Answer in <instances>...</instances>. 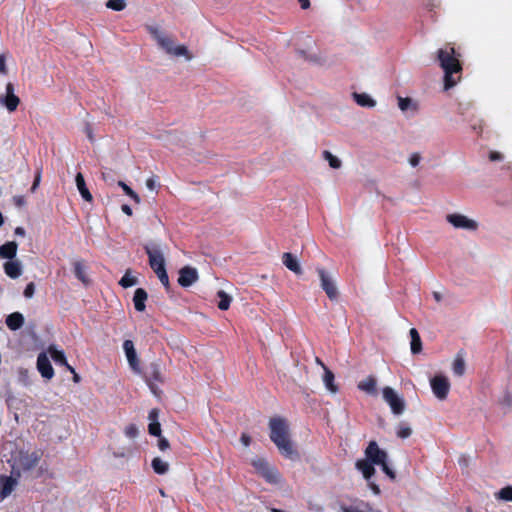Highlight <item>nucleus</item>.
Masks as SVG:
<instances>
[{
  "label": "nucleus",
  "instance_id": "f03ea898",
  "mask_svg": "<svg viewBox=\"0 0 512 512\" xmlns=\"http://www.w3.org/2000/svg\"><path fill=\"white\" fill-rule=\"evenodd\" d=\"M460 54L456 53L453 46H446L437 52V58L440 67L444 71V88L448 90L456 85L460 76L457 79L453 77L454 74H460L462 65L459 61Z\"/></svg>",
  "mask_w": 512,
  "mask_h": 512
},
{
  "label": "nucleus",
  "instance_id": "2f4dec72",
  "mask_svg": "<svg viewBox=\"0 0 512 512\" xmlns=\"http://www.w3.org/2000/svg\"><path fill=\"white\" fill-rule=\"evenodd\" d=\"M152 468L154 470V472L156 474H159V475H163L165 474L168 469H169V465L167 462L163 461L161 458L159 457H155L153 460H152Z\"/></svg>",
  "mask_w": 512,
  "mask_h": 512
},
{
  "label": "nucleus",
  "instance_id": "20e7f679",
  "mask_svg": "<svg viewBox=\"0 0 512 512\" xmlns=\"http://www.w3.org/2000/svg\"><path fill=\"white\" fill-rule=\"evenodd\" d=\"M146 384L154 395L158 394L157 384H163L165 377L163 374V364L161 360L150 362L141 373Z\"/></svg>",
  "mask_w": 512,
  "mask_h": 512
},
{
  "label": "nucleus",
  "instance_id": "c756f323",
  "mask_svg": "<svg viewBox=\"0 0 512 512\" xmlns=\"http://www.w3.org/2000/svg\"><path fill=\"white\" fill-rule=\"evenodd\" d=\"M48 352L56 364L61 366L67 365V359L63 351L57 350L54 346H50Z\"/></svg>",
  "mask_w": 512,
  "mask_h": 512
},
{
  "label": "nucleus",
  "instance_id": "6e6552de",
  "mask_svg": "<svg viewBox=\"0 0 512 512\" xmlns=\"http://www.w3.org/2000/svg\"><path fill=\"white\" fill-rule=\"evenodd\" d=\"M316 271L320 278L321 287L325 291L327 297L330 300H336L338 298V290L332 278L322 267H317Z\"/></svg>",
  "mask_w": 512,
  "mask_h": 512
},
{
  "label": "nucleus",
  "instance_id": "4d7b16f0",
  "mask_svg": "<svg viewBox=\"0 0 512 512\" xmlns=\"http://www.w3.org/2000/svg\"><path fill=\"white\" fill-rule=\"evenodd\" d=\"M122 211L128 215V216H132L133 212H132V209L129 205L127 204H123L122 207H121Z\"/></svg>",
  "mask_w": 512,
  "mask_h": 512
},
{
  "label": "nucleus",
  "instance_id": "a211bd4d",
  "mask_svg": "<svg viewBox=\"0 0 512 512\" xmlns=\"http://www.w3.org/2000/svg\"><path fill=\"white\" fill-rule=\"evenodd\" d=\"M3 269L5 274L12 279H16L22 274V265L19 260L6 261L3 264Z\"/></svg>",
  "mask_w": 512,
  "mask_h": 512
},
{
  "label": "nucleus",
  "instance_id": "f704fd0d",
  "mask_svg": "<svg viewBox=\"0 0 512 512\" xmlns=\"http://www.w3.org/2000/svg\"><path fill=\"white\" fill-rule=\"evenodd\" d=\"M118 185L123 189L124 193L129 196L135 203H140L139 195L132 190L126 183L123 181H118Z\"/></svg>",
  "mask_w": 512,
  "mask_h": 512
},
{
  "label": "nucleus",
  "instance_id": "0e129e2a",
  "mask_svg": "<svg viewBox=\"0 0 512 512\" xmlns=\"http://www.w3.org/2000/svg\"><path fill=\"white\" fill-rule=\"evenodd\" d=\"M64 367H65L68 371H70L71 373L76 372V371H75V369H74L71 365H69V363H68V362H67V365H64Z\"/></svg>",
  "mask_w": 512,
  "mask_h": 512
},
{
  "label": "nucleus",
  "instance_id": "7c9ffc66",
  "mask_svg": "<svg viewBox=\"0 0 512 512\" xmlns=\"http://www.w3.org/2000/svg\"><path fill=\"white\" fill-rule=\"evenodd\" d=\"M353 96H354L356 103L362 107H374L376 105L375 100H373L366 93H361V94L354 93Z\"/></svg>",
  "mask_w": 512,
  "mask_h": 512
},
{
  "label": "nucleus",
  "instance_id": "37998d69",
  "mask_svg": "<svg viewBox=\"0 0 512 512\" xmlns=\"http://www.w3.org/2000/svg\"><path fill=\"white\" fill-rule=\"evenodd\" d=\"M381 466V469L382 471L391 479V480H395L396 478V475H395V472L389 467V465L387 464V461L383 462V463H380L379 464Z\"/></svg>",
  "mask_w": 512,
  "mask_h": 512
},
{
  "label": "nucleus",
  "instance_id": "cd10ccee",
  "mask_svg": "<svg viewBox=\"0 0 512 512\" xmlns=\"http://www.w3.org/2000/svg\"><path fill=\"white\" fill-rule=\"evenodd\" d=\"M411 337V352L412 354H418L422 351L421 337L416 328H411L409 331Z\"/></svg>",
  "mask_w": 512,
  "mask_h": 512
},
{
  "label": "nucleus",
  "instance_id": "c9c22d12",
  "mask_svg": "<svg viewBox=\"0 0 512 512\" xmlns=\"http://www.w3.org/2000/svg\"><path fill=\"white\" fill-rule=\"evenodd\" d=\"M126 1L127 0H108L106 7L114 11H122L126 8Z\"/></svg>",
  "mask_w": 512,
  "mask_h": 512
},
{
  "label": "nucleus",
  "instance_id": "ea45409f",
  "mask_svg": "<svg viewBox=\"0 0 512 512\" xmlns=\"http://www.w3.org/2000/svg\"><path fill=\"white\" fill-rule=\"evenodd\" d=\"M148 432L152 436H161V425L158 421L150 422L148 425Z\"/></svg>",
  "mask_w": 512,
  "mask_h": 512
},
{
  "label": "nucleus",
  "instance_id": "8fccbe9b",
  "mask_svg": "<svg viewBox=\"0 0 512 512\" xmlns=\"http://www.w3.org/2000/svg\"><path fill=\"white\" fill-rule=\"evenodd\" d=\"M240 440L242 444L246 447H248L251 444V437L246 433H242Z\"/></svg>",
  "mask_w": 512,
  "mask_h": 512
},
{
  "label": "nucleus",
  "instance_id": "603ef678",
  "mask_svg": "<svg viewBox=\"0 0 512 512\" xmlns=\"http://www.w3.org/2000/svg\"><path fill=\"white\" fill-rule=\"evenodd\" d=\"M158 409H152L150 412H149V419L151 422L153 421H158L157 418H158Z\"/></svg>",
  "mask_w": 512,
  "mask_h": 512
},
{
  "label": "nucleus",
  "instance_id": "0eeeda50",
  "mask_svg": "<svg viewBox=\"0 0 512 512\" xmlns=\"http://www.w3.org/2000/svg\"><path fill=\"white\" fill-rule=\"evenodd\" d=\"M145 252L149 258V265L155 274L165 268V259L158 245H146Z\"/></svg>",
  "mask_w": 512,
  "mask_h": 512
},
{
  "label": "nucleus",
  "instance_id": "4468645a",
  "mask_svg": "<svg viewBox=\"0 0 512 512\" xmlns=\"http://www.w3.org/2000/svg\"><path fill=\"white\" fill-rule=\"evenodd\" d=\"M198 280V272L196 268L185 266L180 269L178 283L182 287H189Z\"/></svg>",
  "mask_w": 512,
  "mask_h": 512
},
{
  "label": "nucleus",
  "instance_id": "49530a36",
  "mask_svg": "<svg viewBox=\"0 0 512 512\" xmlns=\"http://www.w3.org/2000/svg\"><path fill=\"white\" fill-rule=\"evenodd\" d=\"M338 512H364L355 506L340 505Z\"/></svg>",
  "mask_w": 512,
  "mask_h": 512
},
{
  "label": "nucleus",
  "instance_id": "a19ab883",
  "mask_svg": "<svg viewBox=\"0 0 512 512\" xmlns=\"http://www.w3.org/2000/svg\"><path fill=\"white\" fill-rule=\"evenodd\" d=\"M156 275L159 278L160 282L163 284V286L166 288V290H169L170 283L166 269L157 272Z\"/></svg>",
  "mask_w": 512,
  "mask_h": 512
},
{
  "label": "nucleus",
  "instance_id": "b1692460",
  "mask_svg": "<svg viewBox=\"0 0 512 512\" xmlns=\"http://www.w3.org/2000/svg\"><path fill=\"white\" fill-rule=\"evenodd\" d=\"M5 323L10 330L16 331L23 326L24 316L20 312H13L6 317Z\"/></svg>",
  "mask_w": 512,
  "mask_h": 512
},
{
  "label": "nucleus",
  "instance_id": "c03bdc74",
  "mask_svg": "<svg viewBox=\"0 0 512 512\" xmlns=\"http://www.w3.org/2000/svg\"><path fill=\"white\" fill-rule=\"evenodd\" d=\"M35 293V284L30 282L26 285L23 295L25 298H32Z\"/></svg>",
  "mask_w": 512,
  "mask_h": 512
},
{
  "label": "nucleus",
  "instance_id": "09e8293b",
  "mask_svg": "<svg viewBox=\"0 0 512 512\" xmlns=\"http://www.w3.org/2000/svg\"><path fill=\"white\" fill-rule=\"evenodd\" d=\"M420 155L418 153H413L409 158V163L411 166L416 167L420 162Z\"/></svg>",
  "mask_w": 512,
  "mask_h": 512
},
{
  "label": "nucleus",
  "instance_id": "1a4fd4ad",
  "mask_svg": "<svg viewBox=\"0 0 512 512\" xmlns=\"http://www.w3.org/2000/svg\"><path fill=\"white\" fill-rule=\"evenodd\" d=\"M431 388L434 395L438 399L444 400L448 396L450 390V383L445 376L436 375L434 378L431 379Z\"/></svg>",
  "mask_w": 512,
  "mask_h": 512
},
{
  "label": "nucleus",
  "instance_id": "a878e982",
  "mask_svg": "<svg viewBox=\"0 0 512 512\" xmlns=\"http://www.w3.org/2000/svg\"><path fill=\"white\" fill-rule=\"evenodd\" d=\"M376 385V378L370 375L358 383V388L367 394L375 395L377 393Z\"/></svg>",
  "mask_w": 512,
  "mask_h": 512
},
{
  "label": "nucleus",
  "instance_id": "39448f33",
  "mask_svg": "<svg viewBox=\"0 0 512 512\" xmlns=\"http://www.w3.org/2000/svg\"><path fill=\"white\" fill-rule=\"evenodd\" d=\"M251 465L266 482L270 484H278L280 482V474L275 467L269 465L264 458L253 459Z\"/></svg>",
  "mask_w": 512,
  "mask_h": 512
},
{
  "label": "nucleus",
  "instance_id": "7ed1b4c3",
  "mask_svg": "<svg viewBox=\"0 0 512 512\" xmlns=\"http://www.w3.org/2000/svg\"><path fill=\"white\" fill-rule=\"evenodd\" d=\"M148 31L166 53L174 56H185L190 59L189 51L185 45L175 46L174 40L162 33L157 27L149 26Z\"/></svg>",
  "mask_w": 512,
  "mask_h": 512
},
{
  "label": "nucleus",
  "instance_id": "393cba45",
  "mask_svg": "<svg viewBox=\"0 0 512 512\" xmlns=\"http://www.w3.org/2000/svg\"><path fill=\"white\" fill-rule=\"evenodd\" d=\"M75 181H76L77 189H78L79 193L81 194L82 198L84 200H86L87 202H91L93 200V197L86 186L83 174L80 172L77 173L76 177H75Z\"/></svg>",
  "mask_w": 512,
  "mask_h": 512
},
{
  "label": "nucleus",
  "instance_id": "aec40b11",
  "mask_svg": "<svg viewBox=\"0 0 512 512\" xmlns=\"http://www.w3.org/2000/svg\"><path fill=\"white\" fill-rule=\"evenodd\" d=\"M18 244L15 241H8L0 246V258L13 260L17 254Z\"/></svg>",
  "mask_w": 512,
  "mask_h": 512
},
{
  "label": "nucleus",
  "instance_id": "4be33fe9",
  "mask_svg": "<svg viewBox=\"0 0 512 512\" xmlns=\"http://www.w3.org/2000/svg\"><path fill=\"white\" fill-rule=\"evenodd\" d=\"M148 294L145 289L137 288L134 292L133 303L136 311L143 312L146 308L145 302L147 301Z\"/></svg>",
  "mask_w": 512,
  "mask_h": 512
},
{
  "label": "nucleus",
  "instance_id": "338daca9",
  "mask_svg": "<svg viewBox=\"0 0 512 512\" xmlns=\"http://www.w3.org/2000/svg\"><path fill=\"white\" fill-rule=\"evenodd\" d=\"M3 223H4V218H3L2 213H0V226H2Z\"/></svg>",
  "mask_w": 512,
  "mask_h": 512
},
{
  "label": "nucleus",
  "instance_id": "412c9836",
  "mask_svg": "<svg viewBox=\"0 0 512 512\" xmlns=\"http://www.w3.org/2000/svg\"><path fill=\"white\" fill-rule=\"evenodd\" d=\"M282 262L290 271L294 272L295 274L299 275L302 273L301 266L292 253L285 252L282 255Z\"/></svg>",
  "mask_w": 512,
  "mask_h": 512
},
{
  "label": "nucleus",
  "instance_id": "e2e57ef3",
  "mask_svg": "<svg viewBox=\"0 0 512 512\" xmlns=\"http://www.w3.org/2000/svg\"><path fill=\"white\" fill-rule=\"evenodd\" d=\"M72 374H73V381H74L75 383H79V382H80V380H81V378H80L79 374H77L76 372H74V373H72Z\"/></svg>",
  "mask_w": 512,
  "mask_h": 512
},
{
  "label": "nucleus",
  "instance_id": "f257e3e1",
  "mask_svg": "<svg viewBox=\"0 0 512 512\" xmlns=\"http://www.w3.org/2000/svg\"><path fill=\"white\" fill-rule=\"evenodd\" d=\"M269 430V437L279 452L286 458L294 459L297 456V451L294 449L290 439L288 421L283 417H272L269 420Z\"/></svg>",
  "mask_w": 512,
  "mask_h": 512
},
{
  "label": "nucleus",
  "instance_id": "6e6d98bb",
  "mask_svg": "<svg viewBox=\"0 0 512 512\" xmlns=\"http://www.w3.org/2000/svg\"><path fill=\"white\" fill-rule=\"evenodd\" d=\"M40 177H41V174L40 172L37 173V175L35 176V179H34V182H33V185L31 187V190L34 192L36 190V188L38 187L39 185V182H40Z\"/></svg>",
  "mask_w": 512,
  "mask_h": 512
},
{
  "label": "nucleus",
  "instance_id": "4c0bfd02",
  "mask_svg": "<svg viewBox=\"0 0 512 512\" xmlns=\"http://www.w3.org/2000/svg\"><path fill=\"white\" fill-rule=\"evenodd\" d=\"M136 283H137V278L131 276L129 271H127L119 281V284L123 288H128V287L134 286Z\"/></svg>",
  "mask_w": 512,
  "mask_h": 512
},
{
  "label": "nucleus",
  "instance_id": "2eb2a0df",
  "mask_svg": "<svg viewBox=\"0 0 512 512\" xmlns=\"http://www.w3.org/2000/svg\"><path fill=\"white\" fill-rule=\"evenodd\" d=\"M37 369L45 379L50 380L54 376V369L45 352H41L37 357Z\"/></svg>",
  "mask_w": 512,
  "mask_h": 512
},
{
  "label": "nucleus",
  "instance_id": "680f3d73",
  "mask_svg": "<svg viewBox=\"0 0 512 512\" xmlns=\"http://www.w3.org/2000/svg\"><path fill=\"white\" fill-rule=\"evenodd\" d=\"M15 234L19 236H25V229L23 227H16L15 228Z\"/></svg>",
  "mask_w": 512,
  "mask_h": 512
},
{
  "label": "nucleus",
  "instance_id": "69168bd1",
  "mask_svg": "<svg viewBox=\"0 0 512 512\" xmlns=\"http://www.w3.org/2000/svg\"><path fill=\"white\" fill-rule=\"evenodd\" d=\"M433 296H434V298H435V300H436V301H438V302H439V301H441V295H440V293H439V292H434V293H433Z\"/></svg>",
  "mask_w": 512,
  "mask_h": 512
},
{
  "label": "nucleus",
  "instance_id": "bf43d9fd",
  "mask_svg": "<svg viewBox=\"0 0 512 512\" xmlns=\"http://www.w3.org/2000/svg\"><path fill=\"white\" fill-rule=\"evenodd\" d=\"M300 3V6L302 9H308L310 7V1L309 0H298Z\"/></svg>",
  "mask_w": 512,
  "mask_h": 512
},
{
  "label": "nucleus",
  "instance_id": "5701e85b",
  "mask_svg": "<svg viewBox=\"0 0 512 512\" xmlns=\"http://www.w3.org/2000/svg\"><path fill=\"white\" fill-rule=\"evenodd\" d=\"M464 357H465V351L461 349L460 351L457 352V354L454 358L452 369H453V373L456 376L461 377L465 373L466 364H465Z\"/></svg>",
  "mask_w": 512,
  "mask_h": 512
},
{
  "label": "nucleus",
  "instance_id": "e433bc0d",
  "mask_svg": "<svg viewBox=\"0 0 512 512\" xmlns=\"http://www.w3.org/2000/svg\"><path fill=\"white\" fill-rule=\"evenodd\" d=\"M495 496L500 500L512 501V486L503 487L495 494Z\"/></svg>",
  "mask_w": 512,
  "mask_h": 512
},
{
  "label": "nucleus",
  "instance_id": "13d9d810",
  "mask_svg": "<svg viewBox=\"0 0 512 512\" xmlns=\"http://www.w3.org/2000/svg\"><path fill=\"white\" fill-rule=\"evenodd\" d=\"M369 487L371 488V490L374 492V494L378 495L380 494V488L378 485H376L375 483L373 482H370L369 483Z\"/></svg>",
  "mask_w": 512,
  "mask_h": 512
},
{
  "label": "nucleus",
  "instance_id": "f8f14e48",
  "mask_svg": "<svg viewBox=\"0 0 512 512\" xmlns=\"http://www.w3.org/2000/svg\"><path fill=\"white\" fill-rule=\"evenodd\" d=\"M446 220L452 224L455 228L476 230L478 225L474 220L468 219L462 214H448Z\"/></svg>",
  "mask_w": 512,
  "mask_h": 512
},
{
  "label": "nucleus",
  "instance_id": "79ce46f5",
  "mask_svg": "<svg viewBox=\"0 0 512 512\" xmlns=\"http://www.w3.org/2000/svg\"><path fill=\"white\" fill-rule=\"evenodd\" d=\"M125 435L129 438H135L138 435V428L135 424H129L125 428Z\"/></svg>",
  "mask_w": 512,
  "mask_h": 512
},
{
  "label": "nucleus",
  "instance_id": "052dcab7",
  "mask_svg": "<svg viewBox=\"0 0 512 512\" xmlns=\"http://www.w3.org/2000/svg\"><path fill=\"white\" fill-rule=\"evenodd\" d=\"M14 201L17 206H22L24 204V199L22 196L14 197Z\"/></svg>",
  "mask_w": 512,
  "mask_h": 512
},
{
  "label": "nucleus",
  "instance_id": "de8ad7c7",
  "mask_svg": "<svg viewBox=\"0 0 512 512\" xmlns=\"http://www.w3.org/2000/svg\"><path fill=\"white\" fill-rule=\"evenodd\" d=\"M158 447L161 451H165L170 447V444L166 438L160 437L158 440Z\"/></svg>",
  "mask_w": 512,
  "mask_h": 512
},
{
  "label": "nucleus",
  "instance_id": "ddd939ff",
  "mask_svg": "<svg viewBox=\"0 0 512 512\" xmlns=\"http://www.w3.org/2000/svg\"><path fill=\"white\" fill-rule=\"evenodd\" d=\"M123 349L131 369L136 373H141L140 362L133 342L131 340H125L123 343Z\"/></svg>",
  "mask_w": 512,
  "mask_h": 512
},
{
  "label": "nucleus",
  "instance_id": "58836bf2",
  "mask_svg": "<svg viewBox=\"0 0 512 512\" xmlns=\"http://www.w3.org/2000/svg\"><path fill=\"white\" fill-rule=\"evenodd\" d=\"M412 434V430L409 426L404 424H400L397 429V436L401 439H406L410 437Z\"/></svg>",
  "mask_w": 512,
  "mask_h": 512
},
{
  "label": "nucleus",
  "instance_id": "3c124183",
  "mask_svg": "<svg viewBox=\"0 0 512 512\" xmlns=\"http://www.w3.org/2000/svg\"><path fill=\"white\" fill-rule=\"evenodd\" d=\"M146 186L149 190H155L156 189V181L154 177H150L146 180Z\"/></svg>",
  "mask_w": 512,
  "mask_h": 512
},
{
  "label": "nucleus",
  "instance_id": "423d86ee",
  "mask_svg": "<svg viewBox=\"0 0 512 512\" xmlns=\"http://www.w3.org/2000/svg\"><path fill=\"white\" fill-rule=\"evenodd\" d=\"M382 395L384 401L390 406L391 411L395 415H400L405 410V402L403 398H401L393 388L384 387L382 390Z\"/></svg>",
  "mask_w": 512,
  "mask_h": 512
},
{
  "label": "nucleus",
  "instance_id": "c85d7f7f",
  "mask_svg": "<svg viewBox=\"0 0 512 512\" xmlns=\"http://www.w3.org/2000/svg\"><path fill=\"white\" fill-rule=\"evenodd\" d=\"M73 272H74L75 277L78 280H80L84 284L88 283L89 280L85 273V265H84L83 261H76L73 264Z\"/></svg>",
  "mask_w": 512,
  "mask_h": 512
},
{
  "label": "nucleus",
  "instance_id": "72a5a7b5",
  "mask_svg": "<svg viewBox=\"0 0 512 512\" xmlns=\"http://www.w3.org/2000/svg\"><path fill=\"white\" fill-rule=\"evenodd\" d=\"M323 158L328 161L331 168L338 169L341 167V161L328 150L323 151Z\"/></svg>",
  "mask_w": 512,
  "mask_h": 512
},
{
  "label": "nucleus",
  "instance_id": "9d476101",
  "mask_svg": "<svg viewBox=\"0 0 512 512\" xmlns=\"http://www.w3.org/2000/svg\"><path fill=\"white\" fill-rule=\"evenodd\" d=\"M365 459L379 465L387 461L388 455L386 451L379 448L376 441H370L365 449Z\"/></svg>",
  "mask_w": 512,
  "mask_h": 512
},
{
  "label": "nucleus",
  "instance_id": "a18cd8bd",
  "mask_svg": "<svg viewBox=\"0 0 512 512\" xmlns=\"http://www.w3.org/2000/svg\"><path fill=\"white\" fill-rule=\"evenodd\" d=\"M411 104H412V101L410 98L399 97L398 105L402 111H406L410 107Z\"/></svg>",
  "mask_w": 512,
  "mask_h": 512
},
{
  "label": "nucleus",
  "instance_id": "f3484780",
  "mask_svg": "<svg viewBox=\"0 0 512 512\" xmlns=\"http://www.w3.org/2000/svg\"><path fill=\"white\" fill-rule=\"evenodd\" d=\"M2 487L0 490V500L7 498L17 485V479L11 476H0Z\"/></svg>",
  "mask_w": 512,
  "mask_h": 512
},
{
  "label": "nucleus",
  "instance_id": "6ab92c4d",
  "mask_svg": "<svg viewBox=\"0 0 512 512\" xmlns=\"http://www.w3.org/2000/svg\"><path fill=\"white\" fill-rule=\"evenodd\" d=\"M374 463L366 460V459H360V460H357L356 463H355V467L361 471L363 477L367 480V481H370V479L374 476L375 474V468H374Z\"/></svg>",
  "mask_w": 512,
  "mask_h": 512
},
{
  "label": "nucleus",
  "instance_id": "dca6fc26",
  "mask_svg": "<svg viewBox=\"0 0 512 512\" xmlns=\"http://www.w3.org/2000/svg\"><path fill=\"white\" fill-rule=\"evenodd\" d=\"M3 101L9 112H14L20 103L19 97L14 94V87L11 83L6 86V96Z\"/></svg>",
  "mask_w": 512,
  "mask_h": 512
},
{
  "label": "nucleus",
  "instance_id": "9b49d317",
  "mask_svg": "<svg viewBox=\"0 0 512 512\" xmlns=\"http://www.w3.org/2000/svg\"><path fill=\"white\" fill-rule=\"evenodd\" d=\"M41 455L39 451H33L31 453L28 451H20L17 458L18 465L23 470L29 471L37 466Z\"/></svg>",
  "mask_w": 512,
  "mask_h": 512
},
{
  "label": "nucleus",
  "instance_id": "5fc2aeb1",
  "mask_svg": "<svg viewBox=\"0 0 512 512\" xmlns=\"http://www.w3.org/2000/svg\"><path fill=\"white\" fill-rule=\"evenodd\" d=\"M0 73H6L5 56L0 55Z\"/></svg>",
  "mask_w": 512,
  "mask_h": 512
},
{
  "label": "nucleus",
  "instance_id": "bb28decb",
  "mask_svg": "<svg viewBox=\"0 0 512 512\" xmlns=\"http://www.w3.org/2000/svg\"><path fill=\"white\" fill-rule=\"evenodd\" d=\"M317 362L320 363L324 368L323 381L325 383L326 388L332 393H335L338 389L334 384V373L331 370H329L326 366H324V364L318 358Z\"/></svg>",
  "mask_w": 512,
  "mask_h": 512
},
{
  "label": "nucleus",
  "instance_id": "473e14b6",
  "mask_svg": "<svg viewBox=\"0 0 512 512\" xmlns=\"http://www.w3.org/2000/svg\"><path fill=\"white\" fill-rule=\"evenodd\" d=\"M217 296L219 298L218 308L222 311L228 310L232 302L231 296H229L223 290L218 291Z\"/></svg>",
  "mask_w": 512,
  "mask_h": 512
},
{
  "label": "nucleus",
  "instance_id": "864d4df0",
  "mask_svg": "<svg viewBox=\"0 0 512 512\" xmlns=\"http://www.w3.org/2000/svg\"><path fill=\"white\" fill-rule=\"evenodd\" d=\"M489 158L491 161H497L502 159V155L499 152L493 151L490 153Z\"/></svg>",
  "mask_w": 512,
  "mask_h": 512
}]
</instances>
